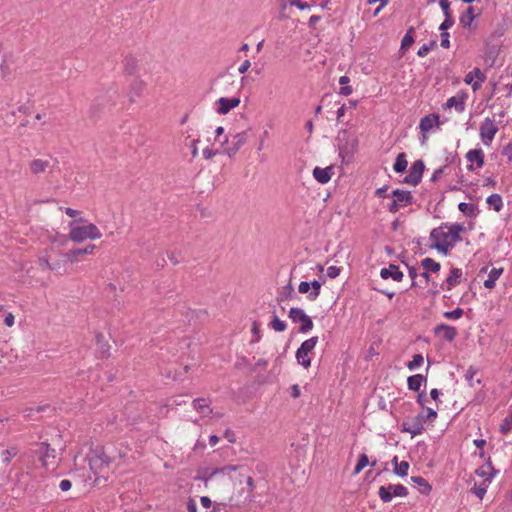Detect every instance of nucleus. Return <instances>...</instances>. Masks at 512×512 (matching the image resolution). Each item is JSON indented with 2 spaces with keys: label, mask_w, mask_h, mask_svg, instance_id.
Segmentation results:
<instances>
[{
  "label": "nucleus",
  "mask_w": 512,
  "mask_h": 512,
  "mask_svg": "<svg viewBox=\"0 0 512 512\" xmlns=\"http://www.w3.org/2000/svg\"><path fill=\"white\" fill-rule=\"evenodd\" d=\"M465 227L461 223H442L439 227L432 229L429 235L431 248L436 249L443 255H448L450 249L462 240L461 233Z\"/></svg>",
  "instance_id": "nucleus-1"
},
{
  "label": "nucleus",
  "mask_w": 512,
  "mask_h": 512,
  "mask_svg": "<svg viewBox=\"0 0 512 512\" xmlns=\"http://www.w3.org/2000/svg\"><path fill=\"white\" fill-rule=\"evenodd\" d=\"M70 226L71 229L69 237L72 241L77 243L83 242L87 239L96 240L102 236V233L94 224L79 226L76 225L75 222H72Z\"/></svg>",
  "instance_id": "nucleus-2"
},
{
  "label": "nucleus",
  "mask_w": 512,
  "mask_h": 512,
  "mask_svg": "<svg viewBox=\"0 0 512 512\" xmlns=\"http://www.w3.org/2000/svg\"><path fill=\"white\" fill-rule=\"evenodd\" d=\"M318 343V337L313 336L305 340L296 351V359L299 365L308 368L311 365V358L309 354L314 350Z\"/></svg>",
  "instance_id": "nucleus-3"
},
{
  "label": "nucleus",
  "mask_w": 512,
  "mask_h": 512,
  "mask_svg": "<svg viewBox=\"0 0 512 512\" xmlns=\"http://www.w3.org/2000/svg\"><path fill=\"white\" fill-rule=\"evenodd\" d=\"M288 317L294 323H300L298 328L300 333L306 334L313 329V321L302 308L292 307L289 310Z\"/></svg>",
  "instance_id": "nucleus-4"
},
{
  "label": "nucleus",
  "mask_w": 512,
  "mask_h": 512,
  "mask_svg": "<svg viewBox=\"0 0 512 512\" xmlns=\"http://www.w3.org/2000/svg\"><path fill=\"white\" fill-rule=\"evenodd\" d=\"M378 495L383 502L387 503L394 497H406L408 489L402 484H388L379 488Z\"/></svg>",
  "instance_id": "nucleus-5"
},
{
  "label": "nucleus",
  "mask_w": 512,
  "mask_h": 512,
  "mask_svg": "<svg viewBox=\"0 0 512 512\" xmlns=\"http://www.w3.org/2000/svg\"><path fill=\"white\" fill-rule=\"evenodd\" d=\"M497 132L498 126L494 119L487 117L482 121L479 134L484 145L490 146Z\"/></svg>",
  "instance_id": "nucleus-6"
},
{
  "label": "nucleus",
  "mask_w": 512,
  "mask_h": 512,
  "mask_svg": "<svg viewBox=\"0 0 512 512\" xmlns=\"http://www.w3.org/2000/svg\"><path fill=\"white\" fill-rule=\"evenodd\" d=\"M425 416L423 413L418 414L410 421H404L402 423V431L407 432L411 437L420 435L424 430Z\"/></svg>",
  "instance_id": "nucleus-7"
},
{
  "label": "nucleus",
  "mask_w": 512,
  "mask_h": 512,
  "mask_svg": "<svg viewBox=\"0 0 512 512\" xmlns=\"http://www.w3.org/2000/svg\"><path fill=\"white\" fill-rule=\"evenodd\" d=\"M31 452L38 458L44 468H48L50 458H55V450L46 442L37 444Z\"/></svg>",
  "instance_id": "nucleus-8"
},
{
  "label": "nucleus",
  "mask_w": 512,
  "mask_h": 512,
  "mask_svg": "<svg viewBox=\"0 0 512 512\" xmlns=\"http://www.w3.org/2000/svg\"><path fill=\"white\" fill-rule=\"evenodd\" d=\"M425 169V164L422 160L413 162L409 169L408 175L404 178L403 182L412 186H417L421 180Z\"/></svg>",
  "instance_id": "nucleus-9"
},
{
  "label": "nucleus",
  "mask_w": 512,
  "mask_h": 512,
  "mask_svg": "<svg viewBox=\"0 0 512 512\" xmlns=\"http://www.w3.org/2000/svg\"><path fill=\"white\" fill-rule=\"evenodd\" d=\"M466 159L470 163L467 166L469 171L480 169L484 166L485 154L481 148L471 149L466 153Z\"/></svg>",
  "instance_id": "nucleus-10"
},
{
  "label": "nucleus",
  "mask_w": 512,
  "mask_h": 512,
  "mask_svg": "<svg viewBox=\"0 0 512 512\" xmlns=\"http://www.w3.org/2000/svg\"><path fill=\"white\" fill-rule=\"evenodd\" d=\"M485 80L486 75L478 67H475L473 70L469 71L464 78V82L467 85H471L474 92L481 88L482 83H484Z\"/></svg>",
  "instance_id": "nucleus-11"
},
{
  "label": "nucleus",
  "mask_w": 512,
  "mask_h": 512,
  "mask_svg": "<svg viewBox=\"0 0 512 512\" xmlns=\"http://www.w3.org/2000/svg\"><path fill=\"white\" fill-rule=\"evenodd\" d=\"M240 104L239 97H221L216 101L215 111L220 115L229 113L232 109L238 107Z\"/></svg>",
  "instance_id": "nucleus-12"
},
{
  "label": "nucleus",
  "mask_w": 512,
  "mask_h": 512,
  "mask_svg": "<svg viewBox=\"0 0 512 512\" xmlns=\"http://www.w3.org/2000/svg\"><path fill=\"white\" fill-rule=\"evenodd\" d=\"M247 141V132L242 131L233 136L230 142V146L226 150V154L229 157H233L237 151L246 143Z\"/></svg>",
  "instance_id": "nucleus-13"
},
{
  "label": "nucleus",
  "mask_w": 512,
  "mask_h": 512,
  "mask_svg": "<svg viewBox=\"0 0 512 512\" xmlns=\"http://www.w3.org/2000/svg\"><path fill=\"white\" fill-rule=\"evenodd\" d=\"M434 333L448 342H452L457 336L456 328L445 323L437 324L434 327Z\"/></svg>",
  "instance_id": "nucleus-14"
},
{
  "label": "nucleus",
  "mask_w": 512,
  "mask_h": 512,
  "mask_svg": "<svg viewBox=\"0 0 512 512\" xmlns=\"http://www.w3.org/2000/svg\"><path fill=\"white\" fill-rule=\"evenodd\" d=\"M440 124L439 115L432 113L421 118L419 129L422 133H429L433 128L438 127Z\"/></svg>",
  "instance_id": "nucleus-15"
},
{
  "label": "nucleus",
  "mask_w": 512,
  "mask_h": 512,
  "mask_svg": "<svg viewBox=\"0 0 512 512\" xmlns=\"http://www.w3.org/2000/svg\"><path fill=\"white\" fill-rule=\"evenodd\" d=\"M461 277H462V270L459 268H452L450 270L449 276L441 284V289L443 291L452 290L456 285H458L461 282Z\"/></svg>",
  "instance_id": "nucleus-16"
},
{
  "label": "nucleus",
  "mask_w": 512,
  "mask_h": 512,
  "mask_svg": "<svg viewBox=\"0 0 512 512\" xmlns=\"http://www.w3.org/2000/svg\"><path fill=\"white\" fill-rule=\"evenodd\" d=\"M334 174V168L332 166H328V167H325V168H321V167H315L313 169V177L315 178V180L321 184H326L328 183L332 176Z\"/></svg>",
  "instance_id": "nucleus-17"
},
{
  "label": "nucleus",
  "mask_w": 512,
  "mask_h": 512,
  "mask_svg": "<svg viewBox=\"0 0 512 512\" xmlns=\"http://www.w3.org/2000/svg\"><path fill=\"white\" fill-rule=\"evenodd\" d=\"M497 473H498V470H495L492 467L490 458H488L486 465H483V466L479 467L475 471V474L477 476H479L481 478H484V482L485 483H487V482L491 483Z\"/></svg>",
  "instance_id": "nucleus-18"
},
{
  "label": "nucleus",
  "mask_w": 512,
  "mask_h": 512,
  "mask_svg": "<svg viewBox=\"0 0 512 512\" xmlns=\"http://www.w3.org/2000/svg\"><path fill=\"white\" fill-rule=\"evenodd\" d=\"M380 276L382 279L392 278L394 281L400 282L404 275L397 265L389 264L388 267L381 269Z\"/></svg>",
  "instance_id": "nucleus-19"
},
{
  "label": "nucleus",
  "mask_w": 512,
  "mask_h": 512,
  "mask_svg": "<svg viewBox=\"0 0 512 512\" xmlns=\"http://www.w3.org/2000/svg\"><path fill=\"white\" fill-rule=\"evenodd\" d=\"M391 194L401 208L412 204L413 196L409 191L395 189Z\"/></svg>",
  "instance_id": "nucleus-20"
},
{
  "label": "nucleus",
  "mask_w": 512,
  "mask_h": 512,
  "mask_svg": "<svg viewBox=\"0 0 512 512\" xmlns=\"http://www.w3.org/2000/svg\"><path fill=\"white\" fill-rule=\"evenodd\" d=\"M29 167L33 174L38 175L51 167V161L48 159H34L30 162Z\"/></svg>",
  "instance_id": "nucleus-21"
},
{
  "label": "nucleus",
  "mask_w": 512,
  "mask_h": 512,
  "mask_svg": "<svg viewBox=\"0 0 512 512\" xmlns=\"http://www.w3.org/2000/svg\"><path fill=\"white\" fill-rule=\"evenodd\" d=\"M95 249L94 244H89L85 248L72 249L64 254V258L68 261H76L77 257L82 254H92Z\"/></svg>",
  "instance_id": "nucleus-22"
},
{
  "label": "nucleus",
  "mask_w": 512,
  "mask_h": 512,
  "mask_svg": "<svg viewBox=\"0 0 512 512\" xmlns=\"http://www.w3.org/2000/svg\"><path fill=\"white\" fill-rule=\"evenodd\" d=\"M478 14L473 6H469L459 17V22L464 28H470Z\"/></svg>",
  "instance_id": "nucleus-23"
},
{
  "label": "nucleus",
  "mask_w": 512,
  "mask_h": 512,
  "mask_svg": "<svg viewBox=\"0 0 512 512\" xmlns=\"http://www.w3.org/2000/svg\"><path fill=\"white\" fill-rule=\"evenodd\" d=\"M503 268H492L488 273V278L484 281V287L487 289H493L496 286V281L503 274Z\"/></svg>",
  "instance_id": "nucleus-24"
},
{
  "label": "nucleus",
  "mask_w": 512,
  "mask_h": 512,
  "mask_svg": "<svg viewBox=\"0 0 512 512\" xmlns=\"http://www.w3.org/2000/svg\"><path fill=\"white\" fill-rule=\"evenodd\" d=\"M239 468V466L237 465H226L222 468H216V469H212V470H207L206 473L207 475L206 476H203V477H199V479H202L204 481H208L210 479H212L214 476H216L217 474H228L232 471H236L237 469Z\"/></svg>",
  "instance_id": "nucleus-25"
},
{
  "label": "nucleus",
  "mask_w": 512,
  "mask_h": 512,
  "mask_svg": "<svg viewBox=\"0 0 512 512\" xmlns=\"http://www.w3.org/2000/svg\"><path fill=\"white\" fill-rule=\"evenodd\" d=\"M444 106L445 108H455L458 113H462L465 111V97L452 96L447 99Z\"/></svg>",
  "instance_id": "nucleus-26"
},
{
  "label": "nucleus",
  "mask_w": 512,
  "mask_h": 512,
  "mask_svg": "<svg viewBox=\"0 0 512 512\" xmlns=\"http://www.w3.org/2000/svg\"><path fill=\"white\" fill-rule=\"evenodd\" d=\"M110 463H111V457L103 452L100 455H98L90 460V467L93 470L96 468H101L103 466L108 467L110 465Z\"/></svg>",
  "instance_id": "nucleus-27"
},
{
  "label": "nucleus",
  "mask_w": 512,
  "mask_h": 512,
  "mask_svg": "<svg viewBox=\"0 0 512 512\" xmlns=\"http://www.w3.org/2000/svg\"><path fill=\"white\" fill-rule=\"evenodd\" d=\"M423 383H426V378L422 374L412 375L407 379L408 388L412 391L418 392Z\"/></svg>",
  "instance_id": "nucleus-28"
},
{
  "label": "nucleus",
  "mask_w": 512,
  "mask_h": 512,
  "mask_svg": "<svg viewBox=\"0 0 512 512\" xmlns=\"http://www.w3.org/2000/svg\"><path fill=\"white\" fill-rule=\"evenodd\" d=\"M192 404H193L194 409L197 412H199L200 414H202L203 416H207L212 412L206 399H203V398L195 399Z\"/></svg>",
  "instance_id": "nucleus-29"
},
{
  "label": "nucleus",
  "mask_w": 512,
  "mask_h": 512,
  "mask_svg": "<svg viewBox=\"0 0 512 512\" xmlns=\"http://www.w3.org/2000/svg\"><path fill=\"white\" fill-rule=\"evenodd\" d=\"M486 203L492 207L496 212L501 211L503 208V200L502 197L499 194H491L487 197Z\"/></svg>",
  "instance_id": "nucleus-30"
},
{
  "label": "nucleus",
  "mask_w": 512,
  "mask_h": 512,
  "mask_svg": "<svg viewBox=\"0 0 512 512\" xmlns=\"http://www.w3.org/2000/svg\"><path fill=\"white\" fill-rule=\"evenodd\" d=\"M408 166V162L406 159L405 153H399L396 157L395 163L393 165V169L396 173H403Z\"/></svg>",
  "instance_id": "nucleus-31"
},
{
  "label": "nucleus",
  "mask_w": 512,
  "mask_h": 512,
  "mask_svg": "<svg viewBox=\"0 0 512 512\" xmlns=\"http://www.w3.org/2000/svg\"><path fill=\"white\" fill-rule=\"evenodd\" d=\"M421 266L425 271L433 273L438 272L441 268L440 263L429 257H426L421 261Z\"/></svg>",
  "instance_id": "nucleus-32"
},
{
  "label": "nucleus",
  "mask_w": 512,
  "mask_h": 512,
  "mask_svg": "<svg viewBox=\"0 0 512 512\" xmlns=\"http://www.w3.org/2000/svg\"><path fill=\"white\" fill-rule=\"evenodd\" d=\"M269 326L275 330L276 332H283L287 328V324L285 321L281 320L277 315H273L272 320Z\"/></svg>",
  "instance_id": "nucleus-33"
},
{
  "label": "nucleus",
  "mask_w": 512,
  "mask_h": 512,
  "mask_svg": "<svg viewBox=\"0 0 512 512\" xmlns=\"http://www.w3.org/2000/svg\"><path fill=\"white\" fill-rule=\"evenodd\" d=\"M310 284H311V291L308 293L307 299L310 301H315L320 294L321 283L317 280H314V281L310 282Z\"/></svg>",
  "instance_id": "nucleus-34"
},
{
  "label": "nucleus",
  "mask_w": 512,
  "mask_h": 512,
  "mask_svg": "<svg viewBox=\"0 0 512 512\" xmlns=\"http://www.w3.org/2000/svg\"><path fill=\"white\" fill-rule=\"evenodd\" d=\"M488 484L485 482H482L480 484H474L472 488V493L477 496L480 500H482L487 492Z\"/></svg>",
  "instance_id": "nucleus-35"
},
{
  "label": "nucleus",
  "mask_w": 512,
  "mask_h": 512,
  "mask_svg": "<svg viewBox=\"0 0 512 512\" xmlns=\"http://www.w3.org/2000/svg\"><path fill=\"white\" fill-rule=\"evenodd\" d=\"M424 362V358L421 354H415L413 359L407 363V368L410 371L417 370Z\"/></svg>",
  "instance_id": "nucleus-36"
},
{
  "label": "nucleus",
  "mask_w": 512,
  "mask_h": 512,
  "mask_svg": "<svg viewBox=\"0 0 512 512\" xmlns=\"http://www.w3.org/2000/svg\"><path fill=\"white\" fill-rule=\"evenodd\" d=\"M409 463L407 461H401L397 464V467H394L393 472L400 477H406L408 475Z\"/></svg>",
  "instance_id": "nucleus-37"
},
{
  "label": "nucleus",
  "mask_w": 512,
  "mask_h": 512,
  "mask_svg": "<svg viewBox=\"0 0 512 512\" xmlns=\"http://www.w3.org/2000/svg\"><path fill=\"white\" fill-rule=\"evenodd\" d=\"M413 30V27L407 30L406 34L404 35L401 41V49H408L414 43V38L412 35Z\"/></svg>",
  "instance_id": "nucleus-38"
},
{
  "label": "nucleus",
  "mask_w": 512,
  "mask_h": 512,
  "mask_svg": "<svg viewBox=\"0 0 512 512\" xmlns=\"http://www.w3.org/2000/svg\"><path fill=\"white\" fill-rule=\"evenodd\" d=\"M464 315V310L460 307L455 308L452 311H446L443 313V317L448 320H458Z\"/></svg>",
  "instance_id": "nucleus-39"
},
{
  "label": "nucleus",
  "mask_w": 512,
  "mask_h": 512,
  "mask_svg": "<svg viewBox=\"0 0 512 512\" xmlns=\"http://www.w3.org/2000/svg\"><path fill=\"white\" fill-rule=\"evenodd\" d=\"M369 464V459L366 454H360L358 458V462L354 467V474H359L367 465Z\"/></svg>",
  "instance_id": "nucleus-40"
},
{
  "label": "nucleus",
  "mask_w": 512,
  "mask_h": 512,
  "mask_svg": "<svg viewBox=\"0 0 512 512\" xmlns=\"http://www.w3.org/2000/svg\"><path fill=\"white\" fill-rule=\"evenodd\" d=\"M512 426V413L508 415L500 426V432L502 434H507L510 432Z\"/></svg>",
  "instance_id": "nucleus-41"
},
{
  "label": "nucleus",
  "mask_w": 512,
  "mask_h": 512,
  "mask_svg": "<svg viewBox=\"0 0 512 512\" xmlns=\"http://www.w3.org/2000/svg\"><path fill=\"white\" fill-rule=\"evenodd\" d=\"M439 5L441 10L446 18L453 17L452 11L450 9V1L449 0H439Z\"/></svg>",
  "instance_id": "nucleus-42"
},
{
  "label": "nucleus",
  "mask_w": 512,
  "mask_h": 512,
  "mask_svg": "<svg viewBox=\"0 0 512 512\" xmlns=\"http://www.w3.org/2000/svg\"><path fill=\"white\" fill-rule=\"evenodd\" d=\"M17 454V451L15 448L6 449L3 451V462L5 464H9L11 459L15 457Z\"/></svg>",
  "instance_id": "nucleus-43"
},
{
  "label": "nucleus",
  "mask_w": 512,
  "mask_h": 512,
  "mask_svg": "<svg viewBox=\"0 0 512 512\" xmlns=\"http://www.w3.org/2000/svg\"><path fill=\"white\" fill-rule=\"evenodd\" d=\"M435 45V42L432 41L431 43L429 44H423L419 49H418V52H417V55L419 57H425L426 55H428V53L430 52V50L432 49V47Z\"/></svg>",
  "instance_id": "nucleus-44"
},
{
  "label": "nucleus",
  "mask_w": 512,
  "mask_h": 512,
  "mask_svg": "<svg viewBox=\"0 0 512 512\" xmlns=\"http://www.w3.org/2000/svg\"><path fill=\"white\" fill-rule=\"evenodd\" d=\"M412 481L420 486H423L425 487L426 491L429 492L431 491V486L429 485V483L421 476H414L411 478Z\"/></svg>",
  "instance_id": "nucleus-45"
},
{
  "label": "nucleus",
  "mask_w": 512,
  "mask_h": 512,
  "mask_svg": "<svg viewBox=\"0 0 512 512\" xmlns=\"http://www.w3.org/2000/svg\"><path fill=\"white\" fill-rule=\"evenodd\" d=\"M454 25V19L453 17L446 18L444 21L440 24L439 30L441 32H447L446 30L450 29Z\"/></svg>",
  "instance_id": "nucleus-46"
},
{
  "label": "nucleus",
  "mask_w": 512,
  "mask_h": 512,
  "mask_svg": "<svg viewBox=\"0 0 512 512\" xmlns=\"http://www.w3.org/2000/svg\"><path fill=\"white\" fill-rule=\"evenodd\" d=\"M476 373H477V370L474 369L473 367H469L465 373V379L469 382V385L471 387L474 386L473 380H474V376L476 375Z\"/></svg>",
  "instance_id": "nucleus-47"
},
{
  "label": "nucleus",
  "mask_w": 512,
  "mask_h": 512,
  "mask_svg": "<svg viewBox=\"0 0 512 512\" xmlns=\"http://www.w3.org/2000/svg\"><path fill=\"white\" fill-rule=\"evenodd\" d=\"M136 67V62L133 57H127L125 59V69L128 73H133Z\"/></svg>",
  "instance_id": "nucleus-48"
},
{
  "label": "nucleus",
  "mask_w": 512,
  "mask_h": 512,
  "mask_svg": "<svg viewBox=\"0 0 512 512\" xmlns=\"http://www.w3.org/2000/svg\"><path fill=\"white\" fill-rule=\"evenodd\" d=\"M65 260H58L50 264L49 270L55 271L57 274H62V266Z\"/></svg>",
  "instance_id": "nucleus-49"
},
{
  "label": "nucleus",
  "mask_w": 512,
  "mask_h": 512,
  "mask_svg": "<svg viewBox=\"0 0 512 512\" xmlns=\"http://www.w3.org/2000/svg\"><path fill=\"white\" fill-rule=\"evenodd\" d=\"M340 272H341V269L339 267H337V266H329L327 268L326 274H327V276L329 278L334 279L337 276H339Z\"/></svg>",
  "instance_id": "nucleus-50"
},
{
  "label": "nucleus",
  "mask_w": 512,
  "mask_h": 512,
  "mask_svg": "<svg viewBox=\"0 0 512 512\" xmlns=\"http://www.w3.org/2000/svg\"><path fill=\"white\" fill-rule=\"evenodd\" d=\"M223 133H224V128L223 127L219 126V127L216 128V130H215V140H218L221 143V145H224V144H226L228 142L227 136H225L223 138V140L220 139V136Z\"/></svg>",
  "instance_id": "nucleus-51"
},
{
  "label": "nucleus",
  "mask_w": 512,
  "mask_h": 512,
  "mask_svg": "<svg viewBox=\"0 0 512 512\" xmlns=\"http://www.w3.org/2000/svg\"><path fill=\"white\" fill-rule=\"evenodd\" d=\"M425 416V422L430 421L433 422L437 418V412L433 408H427Z\"/></svg>",
  "instance_id": "nucleus-52"
},
{
  "label": "nucleus",
  "mask_w": 512,
  "mask_h": 512,
  "mask_svg": "<svg viewBox=\"0 0 512 512\" xmlns=\"http://www.w3.org/2000/svg\"><path fill=\"white\" fill-rule=\"evenodd\" d=\"M449 33L448 32H441V42H440V45L445 48V49H448L450 47V40H449Z\"/></svg>",
  "instance_id": "nucleus-53"
},
{
  "label": "nucleus",
  "mask_w": 512,
  "mask_h": 512,
  "mask_svg": "<svg viewBox=\"0 0 512 512\" xmlns=\"http://www.w3.org/2000/svg\"><path fill=\"white\" fill-rule=\"evenodd\" d=\"M298 291L301 294H305V293L308 294L311 291V284H310V282H306V281L300 282V284L298 286Z\"/></svg>",
  "instance_id": "nucleus-54"
},
{
  "label": "nucleus",
  "mask_w": 512,
  "mask_h": 512,
  "mask_svg": "<svg viewBox=\"0 0 512 512\" xmlns=\"http://www.w3.org/2000/svg\"><path fill=\"white\" fill-rule=\"evenodd\" d=\"M38 262L42 269L49 270L51 262L47 256H40Z\"/></svg>",
  "instance_id": "nucleus-55"
},
{
  "label": "nucleus",
  "mask_w": 512,
  "mask_h": 512,
  "mask_svg": "<svg viewBox=\"0 0 512 512\" xmlns=\"http://www.w3.org/2000/svg\"><path fill=\"white\" fill-rule=\"evenodd\" d=\"M291 5L296 6L300 10H306V9H310L312 7L311 4H308L306 2H301L300 0H293L291 2Z\"/></svg>",
  "instance_id": "nucleus-56"
},
{
  "label": "nucleus",
  "mask_w": 512,
  "mask_h": 512,
  "mask_svg": "<svg viewBox=\"0 0 512 512\" xmlns=\"http://www.w3.org/2000/svg\"><path fill=\"white\" fill-rule=\"evenodd\" d=\"M502 155L507 157L509 161H512V143H508L503 147Z\"/></svg>",
  "instance_id": "nucleus-57"
},
{
  "label": "nucleus",
  "mask_w": 512,
  "mask_h": 512,
  "mask_svg": "<svg viewBox=\"0 0 512 512\" xmlns=\"http://www.w3.org/2000/svg\"><path fill=\"white\" fill-rule=\"evenodd\" d=\"M408 274L412 279V286L417 285L416 278L419 276L417 268L409 267Z\"/></svg>",
  "instance_id": "nucleus-58"
},
{
  "label": "nucleus",
  "mask_w": 512,
  "mask_h": 512,
  "mask_svg": "<svg viewBox=\"0 0 512 512\" xmlns=\"http://www.w3.org/2000/svg\"><path fill=\"white\" fill-rule=\"evenodd\" d=\"M250 67H251V62H250V60L246 59V60H244V61L240 64V66L238 67V72H239L240 74H244V73H246V72L248 71V69H249Z\"/></svg>",
  "instance_id": "nucleus-59"
},
{
  "label": "nucleus",
  "mask_w": 512,
  "mask_h": 512,
  "mask_svg": "<svg viewBox=\"0 0 512 512\" xmlns=\"http://www.w3.org/2000/svg\"><path fill=\"white\" fill-rule=\"evenodd\" d=\"M71 487H72V483H71V481H70V480H68V479H63V480H61V481H60V483H59V488H60V489H61V491H63V492H66V491L70 490V489H71Z\"/></svg>",
  "instance_id": "nucleus-60"
},
{
  "label": "nucleus",
  "mask_w": 512,
  "mask_h": 512,
  "mask_svg": "<svg viewBox=\"0 0 512 512\" xmlns=\"http://www.w3.org/2000/svg\"><path fill=\"white\" fill-rule=\"evenodd\" d=\"M387 208H388V211L391 213H396L397 211H399L401 209L400 205L397 203L395 198H393V200L388 204Z\"/></svg>",
  "instance_id": "nucleus-61"
},
{
  "label": "nucleus",
  "mask_w": 512,
  "mask_h": 512,
  "mask_svg": "<svg viewBox=\"0 0 512 512\" xmlns=\"http://www.w3.org/2000/svg\"><path fill=\"white\" fill-rule=\"evenodd\" d=\"M202 154L205 159H211L212 157H214L217 154V151H215L209 147H206L203 149Z\"/></svg>",
  "instance_id": "nucleus-62"
},
{
  "label": "nucleus",
  "mask_w": 512,
  "mask_h": 512,
  "mask_svg": "<svg viewBox=\"0 0 512 512\" xmlns=\"http://www.w3.org/2000/svg\"><path fill=\"white\" fill-rule=\"evenodd\" d=\"M290 394L293 398H298L301 395V390L298 384H293L290 387Z\"/></svg>",
  "instance_id": "nucleus-63"
},
{
  "label": "nucleus",
  "mask_w": 512,
  "mask_h": 512,
  "mask_svg": "<svg viewBox=\"0 0 512 512\" xmlns=\"http://www.w3.org/2000/svg\"><path fill=\"white\" fill-rule=\"evenodd\" d=\"M188 512H197V503L194 499H189L187 502Z\"/></svg>",
  "instance_id": "nucleus-64"
}]
</instances>
